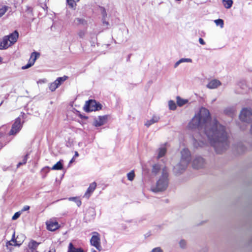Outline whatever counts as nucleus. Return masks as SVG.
Instances as JSON below:
<instances>
[{"label":"nucleus","instance_id":"nucleus-37","mask_svg":"<svg viewBox=\"0 0 252 252\" xmlns=\"http://www.w3.org/2000/svg\"><path fill=\"white\" fill-rule=\"evenodd\" d=\"M100 10H101V13L103 15V17H105L107 16V13H106L105 8L103 7H101Z\"/></svg>","mask_w":252,"mask_h":252},{"label":"nucleus","instance_id":"nucleus-42","mask_svg":"<svg viewBox=\"0 0 252 252\" xmlns=\"http://www.w3.org/2000/svg\"><path fill=\"white\" fill-rule=\"evenodd\" d=\"M199 42L201 45H205V41H204V40L202 38H199Z\"/></svg>","mask_w":252,"mask_h":252},{"label":"nucleus","instance_id":"nucleus-22","mask_svg":"<svg viewBox=\"0 0 252 252\" xmlns=\"http://www.w3.org/2000/svg\"><path fill=\"white\" fill-rule=\"evenodd\" d=\"M62 162L63 160H60L58 161L56 164L52 166L51 169L53 170H62L63 168Z\"/></svg>","mask_w":252,"mask_h":252},{"label":"nucleus","instance_id":"nucleus-24","mask_svg":"<svg viewBox=\"0 0 252 252\" xmlns=\"http://www.w3.org/2000/svg\"><path fill=\"white\" fill-rule=\"evenodd\" d=\"M222 3H223L224 6L226 8L229 9L232 5L233 0H222Z\"/></svg>","mask_w":252,"mask_h":252},{"label":"nucleus","instance_id":"nucleus-16","mask_svg":"<svg viewBox=\"0 0 252 252\" xmlns=\"http://www.w3.org/2000/svg\"><path fill=\"white\" fill-rule=\"evenodd\" d=\"M40 243H38L34 240H32L28 244L29 249L31 252H37V249Z\"/></svg>","mask_w":252,"mask_h":252},{"label":"nucleus","instance_id":"nucleus-50","mask_svg":"<svg viewBox=\"0 0 252 252\" xmlns=\"http://www.w3.org/2000/svg\"><path fill=\"white\" fill-rule=\"evenodd\" d=\"M80 0H76V1H79Z\"/></svg>","mask_w":252,"mask_h":252},{"label":"nucleus","instance_id":"nucleus-14","mask_svg":"<svg viewBox=\"0 0 252 252\" xmlns=\"http://www.w3.org/2000/svg\"><path fill=\"white\" fill-rule=\"evenodd\" d=\"M221 85L220 81L218 79H214L209 82L207 87L210 89H215Z\"/></svg>","mask_w":252,"mask_h":252},{"label":"nucleus","instance_id":"nucleus-49","mask_svg":"<svg viewBox=\"0 0 252 252\" xmlns=\"http://www.w3.org/2000/svg\"><path fill=\"white\" fill-rule=\"evenodd\" d=\"M2 62V58L0 57V63Z\"/></svg>","mask_w":252,"mask_h":252},{"label":"nucleus","instance_id":"nucleus-51","mask_svg":"<svg viewBox=\"0 0 252 252\" xmlns=\"http://www.w3.org/2000/svg\"><path fill=\"white\" fill-rule=\"evenodd\" d=\"M2 102H3L2 101V102L0 103V105L1 104H2Z\"/></svg>","mask_w":252,"mask_h":252},{"label":"nucleus","instance_id":"nucleus-47","mask_svg":"<svg viewBox=\"0 0 252 252\" xmlns=\"http://www.w3.org/2000/svg\"><path fill=\"white\" fill-rule=\"evenodd\" d=\"M91 251H92V252H96V251L95 250H94V249H92L91 250Z\"/></svg>","mask_w":252,"mask_h":252},{"label":"nucleus","instance_id":"nucleus-11","mask_svg":"<svg viewBox=\"0 0 252 252\" xmlns=\"http://www.w3.org/2000/svg\"><path fill=\"white\" fill-rule=\"evenodd\" d=\"M39 56V54L37 52H34L32 53L31 55L29 63L26 65L22 66V69H26L32 66L34 64L37 58Z\"/></svg>","mask_w":252,"mask_h":252},{"label":"nucleus","instance_id":"nucleus-19","mask_svg":"<svg viewBox=\"0 0 252 252\" xmlns=\"http://www.w3.org/2000/svg\"><path fill=\"white\" fill-rule=\"evenodd\" d=\"M159 118L158 116H154L151 119L146 122L145 125L147 126H149L151 125L156 123L158 121Z\"/></svg>","mask_w":252,"mask_h":252},{"label":"nucleus","instance_id":"nucleus-10","mask_svg":"<svg viewBox=\"0 0 252 252\" xmlns=\"http://www.w3.org/2000/svg\"><path fill=\"white\" fill-rule=\"evenodd\" d=\"M205 165L204 159L201 157H196L192 161V166L194 168L199 169L203 168Z\"/></svg>","mask_w":252,"mask_h":252},{"label":"nucleus","instance_id":"nucleus-35","mask_svg":"<svg viewBox=\"0 0 252 252\" xmlns=\"http://www.w3.org/2000/svg\"><path fill=\"white\" fill-rule=\"evenodd\" d=\"M186 245H187V243H186V241L184 240H181L180 242H179V245H180V247L182 248V249H184L186 248Z\"/></svg>","mask_w":252,"mask_h":252},{"label":"nucleus","instance_id":"nucleus-41","mask_svg":"<svg viewBox=\"0 0 252 252\" xmlns=\"http://www.w3.org/2000/svg\"><path fill=\"white\" fill-rule=\"evenodd\" d=\"M30 209V206H28V205H25L24 206L22 209V212H24V211H28Z\"/></svg>","mask_w":252,"mask_h":252},{"label":"nucleus","instance_id":"nucleus-1","mask_svg":"<svg viewBox=\"0 0 252 252\" xmlns=\"http://www.w3.org/2000/svg\"><path fill=\"white\" fill-rule=\"evenodd\" d=\"M189 128H197L203 132L216 152L221 154L229 147L227 133L224 126L216 119H212L209 111L201 107L188 125Z\"/></svg>","mask_w":252,"mask_h":252},{"label":"nucleus","instance_id":"nucleus-23","mask_svg":"<svg viewBox=\"0 0 252 252\" xmlns=\"http://www.w3.org/2000/svg\"><path fill=\"white\" fill-rule=\"evenodd\" d=\"M15 237V232H14L11 241H8L6 243V246L7 247H8V246H20L21 244H18L17 243L16 240L14 239Z\"/></svg>","mask_w":252,"mask_h":252},{"label":"nucleus","instance_id":"nucleus-21","mask_svg":"<svg viewBox=\"0 0 252 252\" xmlns=\"http://www.w3.org/2000/svg\"><path fill=\"white\" fill-rule=\"evenodd\" d=\"M158 158H159L162 157H163L165 153H166V148L162 146L160 147L158 151Z\"/></svg>","mask_w":252,"mask_h":252},{"label":"nucleus","instance_id":"nucleus-30","mask_svg":"<svg viewBox=\"0 0 252 252\" xmlns=\"http://www.w3.org/2000/svg\"><path fill=\"white\" fill-rule=\"evenodd\" d=\"M214 22L217 26H220L221 28L223 27L224 23L223 20L220 19L215 20Z\"/></svg>","mask_w":252,"mask_h":252},{"label":"nucleus","instance_id":"nucleus-17","mask_svg":"<svg viewBox=\"0 0 252 252\" xmlns=\"http://www.w3.org/2000/svg\"><path fill=\"white\" fill-rule=\"evenodd\" d=\"M163 168H166V167L159 165V164H156L153 166L152 172L155 175H157L160 172L161 174H162V169Z\"/></svg>","mask_w":252,"mask_h":252},{"label":"nucleus","instance_id":"nucleus-12","mask_svg":"<svg viewBox=\"0 0 252 252\" xmlns=\"http://www.w3.org/2000/svg\"><path fill=\"white\" fill-rule=\"evenodd\" d=\"M107 120V116H99L94 119V126L96 127L100 126L106 123Z\"/></svg>","mask_w":252,"mask_h":252},{"label":"nucleus","instance_id":"nucleus-48","mask_svg":"<svg viewBox=\"0 0 252 252\" xmlns=\"http://www.w3.org/2000/svg\"><path fill=\"white\" fill-rule=\"evenodd\" d=\"M94 43H95L94 42H93V43H92V46H94Z\"/></svg>","mask_w":252,"mask_h":252},{"label":"nucleus","instance_id":"nucleus-6","mask_svg":"<svg viewBox=\"0 0 252 252\" xmlns=\"http://www.w3.org/2000/svg\"><path fill=\"white\" fill-rule=\"evenodd\" d=\"M239 118L244 122L250 123L252 121V111L251 109L244 108L242 109Z\"/></svg>","mask_w":252,"mask_h":252},{"label":"nucleus","instance_id":"nucleus-26","mask_svg":"<svg viewBox=\"0 0 252 252\" xmlns=\"http://www.w3.org/2000/svg\"><path fill=\"white\" fill-rule=\"evenodd\" d=\"M187 102L188 100L186 99H182L179 96L177 97V103L179 106H182Z\"/></svg>","mask_w":252,"mask_h":252},{"label":"nucleus","instance_id":"nucleus-4","mask_svg":"<svg viewBox=\"0 0 252 252\" xmlns=\"http://www.w3.org/2000/svg\"><path fill=\"white\" fill-rule=\"evenodd\" d=\"M18 36L19 33L17 31H15L9 35L4 36L0 41V49H6L13 44L17 41Z\"/></svg>","mask_w":252,"mask_h":252},{"label":"nucleus","instance_id":"nucleus-36","mask_svg":"<svg viewBox=\"0 0 252 252\" xmlns=\"http://www.w3.org/2000/svg\"><path fill=\"white\" fill-rule=\"evenodd\" d=\"M179 60H180L181 63H185V62L191 63L192 62L191 59H189V58H182V59H180Z\"/></svg>","mask_w":252,"mask_h":252},{"label":"nucleus","instance_id":"nucleus-27","mask_svg":"<svg viewBox=\"0 0 252 252\" xmlns=\"http://www.w3.org/2000/svg\"><path fill=\"white\" fill-rule=\"evenodd\" d=\"M69 201H72L75 202L77 205L79 207L81 205V201L76 197H72L68 198Z\"/></svg>","mask_w":252,"mask_h":252},{"label":"nucleus","instance_id":"nucleus-32","mask_svg":"<svg viewBox=\"0 0 252 252\" xmlns=\"http://www.w3.org/2000/svg\"><path fill=\"white\" fill-rule=\"evenodd\" d=\"M235 110L233 108L228 107L224 110V113L227 115H232L234 113Z\"/></svg>","mask_w":252,"mask_h":252},{"label":"nucleus","instance_id":"nucleus-13","mask_svg":"<svg viewBox=\"0 0 252 252\" xmlns=\"http://www.w3.org/2000/svg\"><path fill=\"white\" fill-rule=\"evenodd\" d=\"M96 187V183L95 182L91 183L89 187L88 188L85 193L84 194V197L88 199L90 197L92 193L94 192V191L95 190Z\"/></svg>","mask_w":252,"mask_h":252},{"label":"nucleus","instance_id":"nucleus-2","mask_svg":"<svg viewBox=\"0 0 252 252\" xmlns=\"http://www.w3.org/2000/svg\"><path fill=\"white\" fill-rule=\"evenodd\" d=\"M181 154L180 161L174 167V172L176 174H180L185 171L191 161V154L188 149H183Z\"/></svg>","mask_w":252,"mask_h":252},{"label":"nucleus","instance_id":"nucleus-43","mask_svg":"<svg viewBox=\"0 0 252 252\" xmlns=\"http://www.w3.org/2000/svg\"><path fill=\"white\" fill-rule=\"evenodd\" d=\"M181 63L180 60H179L178 61H177L174 64V67L175 68H176L177 67V66L180 64Z\"/></svg>","mask_w":252,"mask_h":252},{"label":"nucleus","instance_id":"nucleus-45","mask_svg":"<svg viewBox=\"0 0 252 252\" xmlns=\"http://www.w3.org/2000/svg\"><path fill=\"white\" fill-rule=\"evenodd\" d=\"M48 252H56L55 248H51Z\"/></svg>","mask_w":252,"mask_h":252},{"label":"nucleus","instance_id":"nucleus-5","mask_svg":"<svg viewBox=\"0 0 252 252\" xmlns=\"http://www.w3.org/2000/svg\"><path fill=\"white\" fill-rule=\"evenodd\" d=\"M102 105L94 100H89L86 102L84 110L86 112L95 111L101 109Z\"/></svg>","mask_w":252,"mask_h":252},{"label":"nucleus","instance_id":"nucleus-34","mask_svg":"<svg viewBox=\"0 0 252 252\" xmlns=\"http://www.w3.org/2000/svg\"><path fill=\"white\" fill-rule=\"evenodd\" d=\"M169 108L171 110H175L176 108V105L174 101L170 100L168 102Z\"/></svg>","mask_w":252,"mask_h":252},{"label":"nucleus","instance_id":"nucleus-3","mask_svg":"<svg viewBox=\"0 0 252 252\" xmlns=\"http://www.w3.org/2000/svg\"><path fill=\"white\" fill-rule=\"evenodd\" d=\"M169 174L167 168L162 169V173L157 181L155 185L151 187V190L154 192L164 191L168 187L169 184Z\"/></svg>","mask_w":252,"mask_h":252},{"label":"nucleus","instance_id":"nucleus-44","mask_svg":"<svg viewBox=\"0 0 252 252\" xmlns=\"http://www.w3.org/2000/svg\"><path fill=\"white\" fill-rule=\"evenodd\" d=\"M74 157H73L69 161V164H70L71 163H73L74 161Z\"/></svg>","mask_w":252,"mask_h":252},{"label":"nucleus","instance_id":"nucleus-18","mask_svg":"<svg viewBox=\"0 0 252 252\" xmlns=\"http://www.w3.org/2000/svg\"><path fill=\"white\" fill-rule=\"evenodd\" d=\"M206 144V140H202L198 139V140L196 139L194 140L193 146L195 148L202 147Z\"/></svg>","mask_w":252,"mask_h":252},{"label":"nucleus","instance_id":"nucleus-31","mask_svg":"<svg viewBox=\"0 0 252 252\" xmlns=\"http://www.w3.org/2000/svg\"><path fill=\"white\" fill-rule=\"evenodd\" d=\"M245 147L241 143L239 144L236 148V150L239 153L243 152L245 151Z\"/></svg>","mask_w":252,"mask_h":252},{"label":"nucleus","instance_id":"nucleus-15","mask_svg":"<svg viewBox=\"0 0 252 252\" xmlns=\"http://www.w3.org/2000/svg\"><path fill=\"white\" fill-rule=\"evenodd\" d=\"M46 225L47 229L52 231H55L60 227L58 222L52 220L46 222Z\"/></svg>","mask_w":252,"mask_h":252},{"label":"nucleus","instance_id":"nucleus-38","mask_svg":"<svg viewBox=\"0 0 252 252\" xmlns=\"http://www.w3.org/2000/svg\"><path fill=\"white\" fill-rule=\"evenodd\" d=\"M85 35V32L84 31H80L78 32V35L81 38H83Z\"/></svg>","mask_w":252,"mask_h":252},{"label":"nucleus","instance_id":"nucleus-20","mask_svg":"<svg viewBox=\"0 0 252 252\" xmlns=\"http://www.w3.org/2000/svg\"><path fill=\"white\" fill-rule=\"evenodd\" d=\"M67 252H85L81 248H75L73 245L70 243L68 246Z\"/></svg>","mask_w":252,"mask_h":252},{"label":"nucleus","instance_id":"nucleus-33","mask_svg":"<svg viewBox=\"0 0 252 252\" xmlns=\"http://www.w3.org/2000/svg\"><path fill=\"white\" fill-rule=\"evenodd\" d=\"M135 177L134 172L133 171H131L127 174V177L128 180L132 181Z\"/></svg>","mask_w":252,"mask_h":252},{"label":"nucleus","instance_id":"nucleus-29","mask_svg":"<svg viewBox=\"0 0 252 252\" xmlns=\"http://www.w3.org/2000/svg\"><path fill=\"white\" fill-rule=\"evenodd\" d=\"M30 154L29 153H28L26 155V156L24 157L22 161H21V162H19L17 165V167H20L21 165H23V164H25L27 162V159H28V156H29Z\"/></svg>","mask_w":252,"mask_h":252},{"label":"nucleus","instance_id":"nucleus-25","mask_svg":"<svg viewBox=\"0 0 252 252\" xmlns=\"http://www.w3.org/2000/svg\"><path fill=\"white\" fill-rule=\"evenodd\" d=\"M75 25H79L80 24L84 25L85 24L86 21L84 19L79 18H75L73 22Z\"/></svg>","mask_w":252,"mask_h":252},{"label":"nucleus","instance_id":"nucleus-28","mask_svg":"<svg viewBox=\"0 0 252 252\" xmlns=\"http://www.w3.org/2000/svg\"><path fill=\"white\" fill-rule=\"evenodd\" d=\"M8 7L5 5L0 7V17H2L8 10Z\"/></svg>","mask_w":252,"mask_h":252},{"label":"nucleus","instance_id":"nucleus-46","mask_svg":"<svg viewBox=\"0 0 252 252\" xmlns=\"http://www.w3.org/2000/svg\"><path fill=\"white\" fill-rule=\"evenodd\" d=\"M79 156V154L77 152H75L74 158Z\"/></svg>","mask_w":252,"mask_h":252},{"label":"nucleus","instance_id":"nucleus-40","mask_svg":"<svg viewBox=\"0 0 252 252\" xmlns=\"http://www.w3.org/2000/svg\"><path fill=\"white\" fill-rule=\"evenodd\" d=\"M152 252H163V251L160 247H157L153 249Z\"/></svg>","mask_w":252,"mask_h":252},{"label":"nucleus","instance_id":"nucleus-8","mask_svg":"<svg viewBox=\"0 0 252 252\" xmlns=\"http://www.w3.org/2000/svg\"><path fill=\"white\" fill-rule=\"evenodd\" d=\"M22 127V125L21 122V119L20 118H17L15 121L14 123L12 125L11 129L9 131V135H15L17 133H18Z\"/></svg>","mask_w":252,"mask_h":252},{"label":"nucleus","instance_id":"nucleus-7","mask_svg":"<svg viewBox=\"0 0 252 252\" xmlns=\"http://www.w3.org/2000/svg\"><path fill=\"white\" fill-rule=\"evenodd\" d=\"M94 235L92 237L90 242L92 246L95 247V248L99 251L102 249L100 245V240L99 235L97 232H94L93 233Z\"/></svg>","mask_w":252,"mask_h":252},{"label":"nucleus","instance_id":"nucleus-39","mask_svg":"<svg viewBox=\"0 0 252 252\" xmlns=\"http://www.w3.org/2000/svg\"><path fill=\"white\" fill-rule=\"evenodd\" d=\"M20 214H21V213L19 212L15 213L14 214V215L13 216L12 219L13 220H15L17 219L19 217Z\"/></svg>","mask_w":252,"mask_h":252},{"label":"nucleus","instance_id":"nucleus-9","mask_svg":"<svg viewBox=\"0 0 252 252\" xmlns=\"http://www.w3.org/2000/svg\"><path fill=\"white\" fill-rule=\"evenodd\" d=\"M68 77L63 76V77H58L54 82L51 83L49 85V89L54 92L58 88L63 82H64Z\"/></svg>","mask_w":252,"mask_h":252}]
</instances>
